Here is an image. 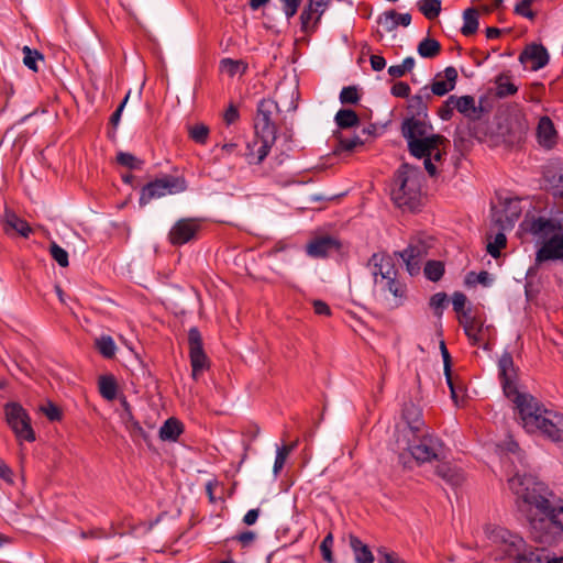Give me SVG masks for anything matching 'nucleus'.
<instances>
[{"label": "nucleus", "instance_id": "nucleus-1", "mask_svg": "<svg viewBox=\"0 0 563 563\" xmlns=\"http://www.w3.org/2000/svg\"><path fill=\"white\" fill-rule=\"evenodd\" d=\"M509 489L518 503L528 506L530 538L544 547H554L563 541V505L554 503L553 492L537 477L515 474L508 479Z\"/></svg>", "mask_w": 563, "mask_h": 563}, {"label": "nucleus", "instance_id": "nucleus-2", "mask_svg": "<svg viewBox=\"0 0 563 563\" xmlns=\"http://www.w3.org/2000/svg\"><path fill=\"white\" fill-rule=\"evenodd\" d=\"M432 125L424 119L406 118L401 123V135L407 140L410 154L417 158L431 155L432 151L448 140L440 134H432Z\"/></svg>", "mask_w": 563, "mask_h": 563}, {"label": "nucleus", "instance_id": "nucleus-3", "mask_svg": "<svg viewBox=\"0 0 563 563\" xmlns=\"http://www.w3.org/2000/svg\"><path fill=\"white\" fill-rule=\"evenodd\" d=\"M421 178L418 168L402 164L394 177L391 199L399 208L415 211L421 203Z\"/></svg>", "mask_w": 563, "mask_h": 563}, {"label": "nucleus", "instance_id": "nucleus-4", "mask_svg": "<svg viewBox=\"0 0 563 563\" xmlns=\"http://www.w3.org/2000/svg\"><path fill=\"white\" fill-rule=\"evenodd\" d=\"M280 112L278 103L273 99H262L257 103L254 117V134L276 142L277 124L276 119Z\"/></svg>", "mask_w": 563, "mask_h": 563}, {"label": "nucleus", "instance_id": "nucleus-5", "mask_svg": "<svg viewBox=\"0 0 563 563\" xmlns=\"http://www.w3.org/2000/svg\"><path fill=\"white\" fill-rule=\"evenodd\" d=\"M187 189V183L184 177L166 175L150 181L142 187L139 203L147 205L151 200L162 198L166 195H175Z\"/></svg>", "mask_w": 563, "mask_h": 563}, {"label": "nucleus", "instance_id": "nucleus-6", "mask_svg": "<svg viewBox=\"0 0 563 563\" xmlns=\"http://www.w3.org/2000/svg\"><path fill=\"white\" fill-rule=\"evenodd\" d=\"M410 454L419 463L441 462L446 457V449L443 442L433 434L422 435L417 443L409 446Z\"/></svg>", "mask_w": 563, "mask_h": 563}, {"label": "nucleus", "instance_id": "nucleus-7", "mask_svg": "<svg viewBox=\"0 0 563 563\" xmlns=\"http://www.w3.org/2000/svg\"><path fill=\"white\" fill-rule=\"evenodd\" d=\"M5 419L19 439L33 442L35 433L31 427V419L25 409L18 402H9L4 406Z\"/></svg>", "mask_w": 563, "mask_h": 563}, {"label": "nucleus", "instance_id": "nucleus-8", "mask_svg": "<svg viewBox=\"0 0 563 563\" xmlns=\"http://www.w3.org/2000/svg\"><path fill=\"white\" fill-rule=\"evenodd\" d=\"M517 399L519 400L517 409L522 427L527 432L536 433L543 411H548V408L533 396H520Z\"/></svg>", "mask_w": 563, "mask_h": 563}, {"label": "nucleus", "instance_id": "nucleus-9", "mask_svg": "<svg viewBox=\"0 0 563 563\" xmlns=\"http://www.w3.org/2000/svg\"><path fill=\"white\" fill-rule=\"evenodd\" d=\"M189 357L191 364V375L198 379L199 375L208 368V357L203 351L202 336L198 328L192 327L188 331Z\"/></svg>", "mask_w": 563, "mask_h": 563}, {"label": "nucleus", "instance_id": "nucleus-10", "mask_svg": "<svg viewBox=\"0 0 563 563\" xmlns=\"http://www.w3.org/2000/svg\"><path fill=\"white\" fill-rule=\"evenodd\" d=\"M542 240L541 246L536 252V265L549 261L563 262V232H553L547 238H539Z\"/></svg>", "mask_w": 563, "mask_h": 563}, {"label": "nucleus", "instance_id": "nucleus-11", "mask_svg": "<svg viewBox=\"0 0 563 563\" xmlns=\"http://www.w3.org/2000/svg\"><path fill=\"white\" fill-rule=\"evenodd\" d=\"M537 432L552 442H563V415L548 409L543 411Z\"/></svg>", "mask_w": 563, "mask_h": 563}, {"label": "nucleus", "instance_id": "nucleus-12", "mask_svg": "<svg viewBox=\"0 0 563 563\" xmlns=\"http://www.w3.org/2000/svg\"><path fill=\"white\" fill-rule=\"evenodd\" d=\"M200 228L201 225L196 219H180L172 227L168 240L173 245H184L196 239Z\"/></svg>", "mask_w": 563, "mask_h": 563}, {"label": "nucleus", "instance_id": "nucleus-13", "mask_svg": "<svg viewBox=\"0 0 563 563\" xmlns=\"http://www.w3.org/2000/svg\"><path fill=\"white\" fill-rule=\"evenodd\" d=\"M520 227L537 238H547L553 232H563V223L560 220L545 217L525 219Z\"/></svg>", "mask_w": 563, "mask_h": 563}, {"label": "nucleus", "instance_id": "nucleus-14", "mask_svg": "<svg viewBox=\"0 0 563 563\" xmlns=\"http://www.w3.org/2000/svg\"><path fill=\"white\" fill-rule=\"evenodd\" d=\"M367 266L371 268L375 285L384 282L388 275L398 274L393 258L386 253H374L369 257Z\"/></svg>", "mask_w": 563, "mask_h": 563}, {"label": "nucleus", "instance_id": "nucleus-15", "mask_svg": "<svg viewBox=\"0 0 563 563\" xmlns=\"http://www.w3.org/2000/svg\"><path fill=\"white\" fill-rule=\"evenodd\" d=\"M398 255L405 263L406 269L410 276H416L420 273L421 263L428 255L427 247L423 243L418 242L409 244L401 252H397Z\"/></svg>", "mask_w": 563, "mask_h": 563}, {"label": "nucleus", "instance_id": "nucleus-16", "mask_svg": "<svg viewBox=\"0 0 563 563\" xmlns=\"http://www.w3.org/2000/svg\"><path fill=\"white\" fill-rule=\"evenodd\" d=\"M457 70L453 66H448L443 71L438 73L432 84L429 87V91L434 96H445L455 88L457 81Z\"/></svg>", "mask_w": 563, "mask_h": 563}, {"label": "nucleus", "instance_id": "nucleus-17", "mask_svg": "<svg viewBox=\"0 0 563 563\" xmlns=\"http://www.w3.org/2000/svg\"><path fill=\"white\" fill-rule=\"evenodd\" d=\"M519 62L527 66L530 64V69L537 71L549 63V53L542 44H530L519 55Z\"/></svg>", "mask_w": 563, "mask_h": 563}, {"label": "nucleus", "instance_id": "nucleus-18", "mask_svg": "<svg viewBox=\"0 0 563 563\" xmlns=\"http://www.w3.org/2000/svg\"><path fill=\"white\" fill-rule=\"evenodd\" d=\"M274 144L275 142L254 134L253 140L247 142L243 156L249 165H260L267 157Z\"/></svg>", "mask_w": 563, "mask_h": 563}, {"label": "nucleus", "instance_id": "nucleus-19", "mask_svg": "<svg viewBox=\"0 0 563 563\" xmlns=\"http://www.w3.org/2000/svg\"><path fill=\"white\" fill-rule=\"evenodd\" d=\"M521 216L520 199H506L504 208L500 212L494 214L496 224L503 230H510L514 228L516 221Z\"/></svg>", "mask_w": 563, "mask_h": 563}, {"label": "nucleus", "instance_id": "nucleus-20", "mask_svg": "<svg viewBox=\"0 0 563 563\" xmlns=\"http://www.w3.org/2000/svg\"><path fill=\"white\" fill-rule=\"evenodd\" d=\"M498 537L504 543L501 559H511L512 563L518 561V558L523 554L527 543L523 538L512 534L506 529H500Z\"/></svg>", "mask_w": 563, "mask_h": 563}, {"label": "nucleus", "instance_id": "nucleus-21", "mask_svg": "<svg viewBox=\"0 0 563 563\" xmlns=\"http://www.w3.org/2000/svg\"><path fill=\"white\" fill-rule=\"evenodd\" d=\"M339 240L330 235L318 236L306 246L307 254L314 258L327 257L331 253L339 251Z\"/></svg>", "mask_w": 563, "mask_h": 563}, {"label": "nucleus", "instance_id": "nucleus-22", "mask_svg": "<svg viewBox=\"0 0 563 563\" xmlns=\"http://www.w3.org/2000/svg\"><path fill=\"white\" fill-rule=\"evenodd\" d=\"M432 99L429 86L422 87L418 93L408 100V118L426 119L428 117V103Z\"/></svg>", "mask_w": 563, "mask_h": 563}, {"label": "nucleus", "instance_id": "nucleus-23", "mask_svg": "<svg viewBox=\"0 0 563 563\" xmlns=\"http://www.w3.org/2000/svg\"><path fill=\"white\" fill-rule=\"evenodd\" d=\"M398 274L388 275L384 282H380L377 286L380 287L383 292H389L394 296V303L391 307L396 308L402 305L407 294V286L400 279Z\"/></svg>", "mask_w": 563, "mask_h": 563}, {"label": "nucleus", "instance_id": "nucleus-24", "mask_svg": "<svg viewBox=\"0 0 563 563\" xmlns=\"http://www.w3.org/2000/svg\"><path fill=\"white\" fill-rule=\"evenodd\" d=\"M377 23L383 25L386 32H391L398 25L407 27L411 23V14L398 13L396 10H387L378 16Z\"/></svg>", "mask_w": 563, "mask_h": 563}, {"label": "nucleus", "instance_id": "nucleus-25", "mask_svg": "<svg viewBox=\"0 0 563 563\" xmlns=\"http://www.w3.org/2000/svg\"><path fill=\"white\" fill-rule=\"evenodd\" d=\"M435 474L453 487L460 486L464 481L462 470L446 462H441L435 466Z\"/></svg>", "mask_w": 563, "mask_h": 563}, {"label": "nucleus", "instance_id": "nucleus-26", "mask_svg": "<svg viewBox=\"0 0 563 563\" xmlns=\"http://www.w3.org/2000/svg\"><path fill=\"white\" fill-rule=\"evenodd\" d=\"M2 224L5 233H10V231H15L21 236L29 238L30 233L32 232L30 224L10 210L5 211Z\"/></svg>", "mask_w": 563, "mask_h": 563}, {"label": "nucleus", "instance_id": "nucleus-27", "mask_svg": "<svg viewBox=\"0 0 563 563\" xmlns=\"http://www.w3.org/2000/svg\"><path fill=\"white\" fill-rule=\"evenodd\" d=\"M184 432V423L175 417L164 421L159 428L158 435L162 441L176 442Z\"/></svg>", "mask_w": 563, "mask_h": 563}, {"label": "nucleus", "instance_id": "nucleus-28", "mask_svg": "<svg viewBox=\"0 0 563 563\" xmlns=\"http://www.w3.org/2000/svg\"><path fill=\"white\" fill-rule=\"evenodd\" d=\"M538 141L542 146L551 147L555 143L556 131L549 117H542L537 128Z\"/></svg>", "mask_w": 563, "mask_h": 563}, {"label": "nucleus", "instance_id": "nucleus-29", "mask_svg": "<svg viewBox=\"0 0 563 563\" xmlns=\"http://www.w3.org/2000/svg\"><path fill=\"white\" fill-rule=\"evenodd\" d=\"M402 419L406 421L411 431L418 432L423 426L422 411L419 406L412 401L404 404Z\"/></svg>", "mask_w": 563, "mask_h": 563}, {"label": "nucleus", "instance_id": "nucleus-30", "mask_svg": "<svg viewBox=\"0 0 563 563\" xmlns=\"http://www.w3.org/2000/svg\"><path fill=\"white\" fill-rule=\"evenodd\" d=\"M349 540L350 548L354 553L355 563H374L375 559L368 545L354 534H351Z\"/></svg>", "mask_w": 563, "mask_h": 563}, {"label": "nucleus", "instance_id": "nucleus-31", "mask_svg": "<svg viewBox=\"0 0 563 563\" xmlns=\"http://www.w3.org/2000/svg\"><path fill=\"white\" fill-rule=\"evenodd\" d=\"M455 109L465 118L476 121L478 120L477 111L475 110V98L473 96H454Z\"/></svg>", "mask_w": 563, "mask_h": 563}, {"label": "nucleus", "instance_id": "nucleus-32", "mask_svg": "<svg viewBox=\"0 0 563 563\" xmlns=\"http://www.w3.org/2000/svg\"><path fill=\"white\" fill-rule=\"evenodd\" d=\"M99 393L107 400H113L117 397L118 384L112 375H102L98 382Z\"/></svg>", "mask_w": 563, "mask_h": 563}, {"label": "nucleus", "instance_id": "nucleus-33", "mask_svg": "<svg viewBox=\"0 0 563 563\" xmlns=\"http://www.w3.org/2000/svg\"><path fill=\"white\" fill-rule=\"evenodd\" d=\"M464 24L461 29V33L464 36L473 35L478 30V12L475 8H468L463 12Z\"/></svg>", "mask_w": 563, "mask_h": 563}, {"label": "nucleus", "instance_id": "nucleus-34", "mask_svg": "<svg viewBox=\"0 0 563 563\" xmlns=\"http://www.w3.org/2000/svg\"><path fill=\"white\" fill-rule=\"evenodd\" d=\"M417 52L422 58H434L441 52V44L434 38L426 37L418 44Z\"/></svg>", "mask_w": 563, "mask_h": 563}, {"label": "nucleus", "instance_id": "nucleus-35", "mask_svg": "<svg viewBox=\"0 0 563 563\" xmlns=\"http://www.w3.org/2000/svg\"><path fill=\"white\" fill-rule=\"evenodd\" d=\"M335 123L341 129H349L358 125L360 118L352 109H341L335 114Z\"/></svg>", "mask_w": 563, "mask_h": 563}, {"label": "nucleus", "instance_id": "nucleus-36", "mask_svg": "<svg viewBox=\"0 0 563 563\" xmlns=\"http://www.w3.org/2000/svg\"><path fill=\"white\" fill-rule=\"evenodd\" d=\"M544 188L550 191L553 197L563 199V173L545 175Z\"/></svg>", "mask_w": 563, "mask_h": 563}, {"label": "nucleus", "instance_id": "nucleus-37", "mask_svg": "<svg viewBox=\"0 0 563 563\" xmlns=\"http://www.w3.org/2000/svg\"><path fill=\"white\" fill-rule=\"evenodd\" d=\"M417 5L428 20L438 18L441 12V0H420Z\"/></svg>", "mask_w": 563, "mask_h": 563}, {"label": "nucleus", "instance_id": "nucleus-38", "mask_svg": "<svg viewBox=\"0 0 563 563\" xmlns=\"http://www.w3.org/2000/svg\"><path fill=\"white\" fill-rule=\"evenodd\" d=\"M499 379H500L505 396L507 398H509L516 405V408H518V402H519V400L517 398H519L520 396H530L529 394H523V393L518 391L517 386L515 384V376L499 378Z\"/></svg>", "mask_w": 563, "mask_h": 563}, {"label": "nucleus", "instance_id": "nucleus-39", "mask_svg": "<svg viewBox=\"0 0 563 563\" xmlns=\"http://www.w3.org/2000/svg\"><path fill=\"white\" fill-rule=\"evenodd\" d=\"M98 352L106 358H112L115 355L117 346L110 335H102L95 342Z\"/></svg>", "mask_w": 563, "mask_h": 563}, {"label": "nucleus", "instance_id": "nucleus-40", "mask_svg": "<svg viewBox=\"0 0 563 563\" xmlns=\"http://www.w3.org/2000/svg\"><path fill=\"white\" fill-rule=\"evenodd\" d=\"M124 424L126 430L129 431L130 435L136 440V439H143L147 442L148 434L146 431L142 428L139 421H136L132 415L131 411H129V416L124 417Z\"/></svg>", "mask_w": 563, "mask_h": 563}, {"label": "nucleus", "instance_id": "nucleus-41", "mask_svg": "<svg viewBox=\"0 0 563 563\" xmlns=\"http://www.w3.org/2000/svg\"><path fill=\"white\" fill-rule=\"evenodd\" d=\"M424 276L431 282H438L444 274V264L441 261H428L423 269Z\"/></svg>", "mask_w": 563, "mask_h": 563}, {"label": "nucleus", "instance_id": "nucleus-42", "mask_svg": "<svg viewBox=\"0 0 563 563\" xmlns=\"http://www.w3.org/2000/svg\"><path fill=\"white\" fill-rule=\"evenodd\" d=\"M23 64L33 71H38L37 60H43L44 56L37 49H32L29 46L22 48Z\"/></svg>", "mask_w": 563, "mask_h": 563}, {"label": "nucleus", "instance_id": "nucleus-43", "mask_svg": "<svg viewBox=\"0 0 563 563\" xmlns=\"http://www.w3.org/2000/svg\"><path fill=\"white\" fill-rule=\"evenodd\" d=\"M499 378L515 376L514 358L509 352L503 353L498 362Z\"/></svg>", "mask_w": 563, "mask_h": 563}, {"label": "nucleus", "instance_id": "nucleus-44", "mask_svg": "<svg viewBox=\"0 0 563 563\" xmlns=\"http://www.w3.org/2000/svg\"><path fill=\"white\" fill-rule=\"evenodd\" d=\"M464 332L472 345H481L483 341V323L481 321L473 325L468 322L467 325H465Z\"/></svg>", "mask_w": 563, "mask_h": 563}, {"label": "nucleus", "instance_id": "nucleus-45", "mask_svg": "<svg viewBox=\"0 0 563 563\" xmlns=\"http://www.w3.org/2000/svg\"><path fill=\"white\" fill-rule=\"evenodd\" d=\"M358 145H363V141L357 135L352 137H340L338 145L333 150V153L339 155L344 151L351 152Z\"/></svg>", "mask_w": 563, "mask_h": 563}, {"label": "nucleus", "instance_id": "nucleus-46", "mask_svg": "<svg viewBox=\"0 0 563 563\" xmlns=\"http://www.w3.org/2000/svg\"><path fill=\"white\" fill-rule=\"evenodd\" d=\"M117 162H118V164H120L124 167H128L130 169L139 170V169H142V166H143V161H141L133 154L126 153V152H119L117 155Z\"/></svg>", "mask_w": 563, "mask_h": 563}, {"label": "nucleus", "instance_id": "nucleus-47", "mask_svg": "<svg viewBox=\"0 0 563 563\" xmlns=\"http://www.w3.org/2000/svg\"><path fill=\"white\" fill-rule=\"evenodd\" d=\"M440 349H441V354H442V358H443V363H444V374L446 377V383L451 389L452 396H454L455 390H454L453 382H452V377H451V355L445 346L444 341H441Z\"/></svg>", "mask_w": 563, "mask_h": 563}, {"label": "nucleus", "instance_id": "nucleus-48", "mask_svg": "<svg viewBox=\"0 0 563 563\" xmlns=\"http://www.w3.org/2000/svg\"><path fill=\"white\" fill-rule=\"evenodd\" d=\"M448 303V296L445 292H437L431 296L429 306L433 309L434 314L438 318H441L443 314V310Z\"/></svg>", "mask_w": 563, "mask_h": 563}, {"label": "nucleus", "instance_id": "nucleus-49", "mask_svg": "<svg viewBox=\"0 0 563 563\" xmlns=\"http://www.w3.org/2000/svg\"><path fill=\"white\" fill-rule=\"evenodd\" d=\"M49 254L59 266L67 267L69 265L67 251L59 246L56 242L51 243Z\"/></svg>", "mask_w": 563, "mask_h": 563}, {"label": "nucleus", "instance_id": "nucleus-50", "mask_svg": "<svg viewBox=\"0 0 563 563\" xmlns=\"http://www.w3.org/2000/svg\"><path fill=\"white\" fill-rule=\"evenodd\" d=\"M189 136L198 144H206L209 136V128L206 124H196L190 128Z\"/></svg>", "mask_w": 563, "mask_h": 563}, {"label": "nucleus", "instance_id": "nucleus-51", "mask_svg": "<svg viewBox=\"0 0 563 563\" xmlns=\"http://www.w3.org/2000/svg\"><path fill=\"white\" fill-rule=\"evenodd\" d=\"M507 239L504 232H498L495 235L493 242L487 244V252L495 258H497L500 254V250L506 246Z\"/></svg>", "mask_w": 563, "mask_h": 563}, {"label": "nucleus", "instance_id": "nucleus-52", "mask_svg": "<svg viewBox=\"0 0 563 563\" xmlns=\"http://www.w3.org/2000/svg\"><path fill=\"white\" fill-rule=\"evenodd\" d=\"M334 538L332 532H329L324 539L322 540L320 544V551L322 554L323 560L327 563H334V558L332 553V547H333Z\"/></svg>", "mask_w": 563, "mask_h": 563}, {"label": "nucleus", "instance_id": "nucleus-53", "mask_svg": "<svg viewBox=\"0 0 563 563\" xmlns=\"http://www.w3.org/2000/svg\"><path fill=\"white\" fill-rule=\"evenodd\" d=\"M340 101L343 104H356L360 101V95L355 86L343 87L340 92Z\"/></svg>", "mask_w": 563, "mask_h": 563}, {"label": "nucleus", "instance_id": "nucleus-54", "mask_svg": "<svg viewBox=\"0 0 563 563\" xmlns=\"http://www.w3.org/2000/svg\"><path fill=\"white\" fill-rule=\"evenodd\" d=\"M466 283L467 284H481L484 287H489L492 285V283H493V277L486 271H482L478 274H475L474 272H471L466 276Z\"/></svg>", "mask_w": 563, "mask_h": 563}, {"label": "nucleus", "instance_id": "nucleus-55", "mask_svg": "<svg viewBox=\"0 0 563 563\" xmlns=\"http://www.w3.org/2000/svg\"><path fill=\"white\" fill-rule=\"evenodd\" d=\"M130 97V91L126 93V96L124 97V99L122 100V102L119 104V107L117 108V110L111 114L110 117V124L112 125L113 128V131L112 132H109L108 135L110 139L114 140L115 139V129L117 126L119 125L120 123V120H121V114H122V111L128 102V99Z\"/></svg>", "mask_w": 563, "mask_h": 563}, {"label": "nucleus", "instance_id": "nucleus-56", "mask_svg": "<svg viewBox=\"0 0 563 563\" xmlns=\"http://www.w3.org/2000/svg\"><path fill=\"white\" fill-rule=\"evenodd\" d=\"M319 11H320V9H317V7L312 5L308 1L307 5L303 8V10L300 14V23H301V29L303 31L307 30L310 21L312 20L313 14L317 13V16L319 15Z\"/></svg>", "mask_w": 563, "mask_h": 563}, {"label": "nucleus", "instance_id": "nucleus-57", "mask_svg": "<svg viewBox=\"0 0 563 563\" xmlns=\"http://www.w3.org/2000/svg\"><path fill=\"white\" fill-rule=\"evenodd\" d=\"M220 65L223 71H225L229 76L233 77L239 73L241 66H243V63L241 60H235L232 58H223L220 62Z\"/></svg>", "mask_w": 563, "mask_h": 563}, {"label": "nucleus", "instance_id": "nucleus-58", "mask_svg": "<svg viewBox=\"0 0 563 563\" xmlns=\"http://www.w3.org/2000/svg\"><path fill=\"white\" fill-rule=\"evenodd\" d=\"M282 3L283 12L289 20L296 15L302 0H279Z\"/></svg>", "mask_w": 563, "mask_h": 563}, {"label": "nucleus", "instance_id": "nucleus-59", "mask_svg": "<svg viewBox=\"0 0 563 563\" xmlns=\"http://www.w3.org/2000/svg\"><path fill=\"white\" fill-rule=\"evenodd\" d=\"M41 410L49 421H59L62 419V410L52 401L42 406Z\"/></svg>", "mask_w": 563, "mask_h": 563}, {"label": "nucleus", "instance_id": "nucleus-60", "mask_svg": "<svg viewBox=\"0 0 563 563\" xmlns=\"http://www.w3.org/2000/svg\"><path fill=\"white\" fill-rule=\"evenodd\" d=\"M518 88L512 82H504L501 80L497 81L496 95L499 98H506L508 96H512L517 92Z\"/></svg>", "mask_w": 563, "mask_h": 563}, {"label": "nucleus", "instance_id": "nucleus-61", "mask_svg": "<svg viewBox=\"0 0 563 563\" xmlns=\"http://www.w3.org/2000/svg\"><path fill=\"white\" fill-rule=\"evenodd\" d=\"M377 553L379 563H404L396 552L389 551L386 548H379Z\"/></svg>", "mask_w": 563, "mask_h": 563}, {"label": "nucleus", "instance_id": "nucleus-62", "mask_svg": "<svg viewBox=\"0 0 563 563\" xmlns=\"http://www.w3.org/2000/svg\"><path fill=\"white\" fill-rule=\"evenodd\" d=\"M455 109L454 96H450L439 109V117L444 120H451L453 115V110Z\"/></svg>", "mask_w": 563, "mask_h": 563}, {"label": "nucleus", "instance_id": "nucleus-63", "mask_svg": "<svg viewBox=\"0 0 563 563\" xmlns=\"http://www.w3.org/2000/svg\"><path fill=\"white\" fill-rule=\"evenodd\" d=\"M289 453L287 452L286 448L278 446L276 450V457L274 462V474L278 475L279 472L283 470L285 462L288 457Z\"/></svg>", "mask_w": 563, "mask_h": 563}, {"label": "nucleus", "instance_id": "nucleus-64", "mask_svg": "<svg viewBox=\"0 0 563 563\" xmlns=\"http://www.w3.org/2000/svg\"><path fill=\"white\" fill-rule=\"evenodd\" d=\"M515 563H542L541 555L536 551L527 552L525 550L523 554L518 558V561Z\"/></svg>", "mask_w": 563, "mask_h": 563}]
</instances>
